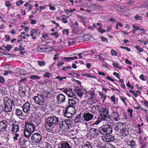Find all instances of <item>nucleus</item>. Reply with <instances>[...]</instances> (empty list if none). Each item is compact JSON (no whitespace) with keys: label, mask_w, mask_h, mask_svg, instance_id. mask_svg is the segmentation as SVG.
Listing matches in <instances>:
<instances>
[{"label":"nucleus","mask_w":148,"mask_h":148,"mask_svg":"<svg viewBox=\"0 0 148 148\" xmlns=\"http://www.w3.org/2000/svg\"><path fill=\"white\" fill-rule=\"evenodd\" d=\"M120 48L122 49H125L127 51L130 52L131 51V49L130 48H129L127 47H124V46H121Z\"/></svg>","instance_id":"nucleus-50"},{"label":"nucleus","mask_w":148,"mask_h":148,"mask_svg":"<svg viewBox=\"0 0 148 148\" xmlns=\"http://www.w3.org/2000/svg\"><path fill=\"white\" fill-rule=\"evenodd\" d=\"M23 3V1L22 0H20L16 2V4L17 6H19L20 5L22 4Z\"/></svg>","instance_id":"nucleus-47"},{"label":"nucleus","mask_w":148,"mask_h":148,"mask_svg":"<svg viewBox=\"0 0 148 148\" xmlns=\"http://www.w3.org/2000/svg\"><path fill=\"white\" fill-rule=\"evenodd\" d=\"M121 133L122 134L123 137H125L129 134V132L128 131H127L126 130L123 129V128L121 132Z\"/></svg>","instance_id":"nucleus-27"},{"label":"nucleus","mask_w":148,"mask_h":148,"mask_svg":"<svg viewBox=\"0 0 148 148\" xmlns=\"http://www.w3.org/2000/svg\"><path fill=\"white\" fill-rule=\"evenodd\" d=\"M11 4L10 3L9 1H7L5 2V6L6 7H9L11 6Z\"/></svg>","instance_id":"nucleus-60"},{"label":"nucleus","mask_w":148,"mask_h":148,"mask_svg":"<svg viewBox=\"0 0 148 148\" xmlns=\"http://www.w3.org/2000/svg\"><path fill=\"white\" fill-rule=\"evenodd\" d=\"M140 79H141L143 81H145L146 80L145 78V76L143 74H141V75H140Z\"/></svg>","instance_id":"nucleus-59"},{"label":"nucleus","mask_w":148,"mask_h":148,"mask_svg":"<svg viewBox=\"0 0 148 148\" xmlns=\"http://www.w3.org/2000/svg\"><path fill=\"white\" fill-rule=\"evenodd\" d=\"M47 95L45 96L41 94H37V96H35L33 97V99L36 102V104H38L41 106L44 105L45 100L47 99L48 97V95L49 94V92L46 91V92L44 91Z\"/></svg>","instance_id":"nucleus-3"},{"label":"nucleus","mask_w":148,"mask_h":148,"mask_svg":"<svg viewBox=\"0 0 148 148\" xmlns=\"http://www.w3.org/2000/svg\"><path fill=\"white\" fill-rule=\"evenodd\" d=\"M5 37L6 38L5 41H8L10 40V36L9 35L6 34L5 35Z\"/></svg>","instance_id":"nucleus-57"},{"label":"nucleus","mask_w":148,"mask_h":148,"mask_svg":"<svg viewBox=\"0 0 148 148\" xmlns=\"http://www.w3.org/2000/svg\"><path fill=\"white\" fill-rule=\"evenodd\" d=\"M99 112L100 114L98 116L97 120L93 124L94 125H98L101 121H106L110 119L108 110L107 108L100 106Z\"/></svg>","instance_id":"nucleus-1"},{"label":"nucleus","mask_w":148,"mask_h":148,"mask_svg":"<svg viewBox=\"0 0 148 148\" xmlns=\"http://www.w3.org/2000/svg\"><path fill=\"white\" fill-rule=\"evenodd\" d=\"M135 18L137 20H141L142 19V17L140 16H139L138 14H137L134 16Z\"/></svg>","instance_id":"nucleus-52"},{"label":"nucleus","mask_w":148,"mask_h":148,"mask_svg":"<svg viewBox=\"0 0 148 148\" xmlns=\"http://www.w3.org/2000/svg\"><path fill=\"white\" fill-rule=\"evenodd\" d=\"M62 21L64 23H68V21H67V18H62Z\"/></svg>","instance_id":"nucleus-61"},{"label":"nucleus","mask_w":148,"mask_h":148,"mask_svg":"<svg viewBox=\"0 0 148 148\" xmlns=\"http://www.w3.org/2000/svg\"><path fill=\"white\" fill-rule=\"evenodd\" d=\"M95 93L93 91H90V97L92 99H93L94 98Z\"/></svg>","instance_id":"nucleus-37"},{"label":"nucleus","mask_w":148,"mask_h":148,"mask_svg":"<svg viewBox=\"0 0 148 148\" xmlns=\"http://www.w3.org/2000/svg\"><path fill=\"white\" fill-rule=\"evenodd\" d=\"M49 5L50 10H55L56 8L55 7L52 6L50 3L49 4Z\"/></svg>","instance_id":"nucleus-51"},{"label":"nucleus","mask_w":148,"mask_h":148,"mask_svg":"<svg viewBox=\"0 0 148 148\" xmlns=\"http://www.w3.org/2000/svg\"><path fill=\"white\" fill-rule=\"evenodd\" d=\"M32 133L24 128V136L27 138H29Z\"/></svg>","instance_id":"nucleus-21"},{"label":"nucleus","mask_w":148,"mask_h":148,"mask_svg":"<svg viewBox=\"0 0 148 148\" xmlns=\"http://www.w3.org/2000/svg\"><path fill=\"white\" fill-rule=\"evenodd\" d=\"M19 90L21 92L23 95H24L25 94L26 89L25 86H20Z\"/></svg>","instance_id":"nucleus-29"},{"label":"nucleus","mask_w":148,"mask_h":148,"mask_svg":"<svg viewBox=\"0 0 148 148\" xmlns=\"http://www.w3.org/2000/svg\"><path fill=\"white\" fill-rule=\"evenodd\" d=\"M59 148H71L69 144L66 141L61 142Z\"/></svg>","instance_id":"nucleus-18"},{"label":"nucleus","mask_w":148,"mask_h":148,"mask_svg":"<svg viewBox=\"0 0 148 148\" xmlns=\"http://www.w3.org/2000/svg\"><path fill=\"white\" fill-rule=\"evenodd\" d=\"M76 94L78 96L81 98L83 96V94H84V93L82 92H77V93Z\"/></svg>","instance_id":"nucleus-49"},{"label":"nucleus","mask_w":148,"mask_h":148,"mask_svg":"<svg viewBox=\"0 0 148 148\" xmlns=\"http://www.w3.org/2000/svg\"><path fill=\"white\" fill-rule=\"evenodd\" d=\"M51 74L50 73L47 72L44 75V77H47L48 78L50 77V76Z\"/></svg>","instance_id":"nucleus-41"},{"label":"nucleus","mask_w":148,"mask_h":148,"mask_svg":"<svg viewBox=\"0 0 148 148\" xmlns=\"http://www.w3.org/2000/svg\"><path fill=\"white\" fill-rule=\"evenodd\" d=\"M119 82H120L121 83V84L122 85L121 87L123 88H125V85L124 84V81L122 79H120L119 80Z\"/></svg>","instance_id":"nucleus-40"},{"label":"nucleus","mask_w":148,"mask_h":148,"mask_svg":"<svg viewBox=\"0 0 148 148\" xmlns=\"http://www.w3.org/2000/svg\"><path fill=\"white\" fill-rule=\"evenodd\" d=\"M41 134L39 132H36L32 134L31 138L34 142L38 143L41 141L42 136Z\"/></svg>","instance_id":"nucleus-7"},{"label":"nucleus","mask_w":148,"mask_h":148,"mask_svg":"<svg viewBox=\"0 0 148 148\" xmlns=\"http://www.w3.org/2000/svg\"><path fill=\"white\" fill-rule=\"evenodd\" d=\"M100 38L101 39V41L103 42H104L105 41H106V42H108V39L106 37H105L104 36H102L100 37Z\"/></svg>","instance_id":"nucleus-45"},{"label":"nucleus","mask_w":148,"mask_h":148,"mask_svg":"<svg viewBox=\"0 0 148 148\" xmlns=\"http://www.w3.org/2000/svg\"><path fill=\"white\" fill-rule=\"evenodd\" d=\"M94 117V114L89 112H87L84 114V120L86 121H89L91 120Z\"/></svg>","instance_id":"nucleus-12"},{"label":"nucleus","mask_w":148,"mask_h":148,"mask_svg":"<svg viewBox=\"0 0 148 148\" xmlns=\"http://www.w3.org/2000/svg\"><path fill=\"white\" fill-rule=\"evenodd\" d=\"M75 111L74 106H68L65 109V111L74 114Z\"/></svg>","instance_id":"nucleus-15"},{"label":"nucleus","mask_w":148,"mask_h":148,"mask_svg":"<svg viewBox=\"0 0 148 148\" xmlns=\"http://www.w3.org/2000/svg\"><path fill=\"white\" fill-rule=\"evenodd\" d=\"M16 115L20 118H22L24 115L22 111L18 108H17L15 111Z\"/></svg>","instance_id":"nucleus-20"},{"label":"nucleus","mask_w":148,"mask_h":148,"mask_svg":"<svg viewBox=\"0 0 148 148\" xmlns=\"http://www.w3.org/2000/svg\"><path fill=\"white\" fill-rule=\"evenodd\" d=\"M58 32H55L54 33H52L51 34V36H55L56 38H58V35H57Z\"/></svg>","instance_id":"nucleus-56"},{"label":"nucleus","mask_w":148,"mask_h":148,"mask_svg":"<svg viewBox=\"0 0 148 148\" xmlns=\"http://www.w3.org/2000/svg\"><path fill=\"white\" fill-rule=\"evenodd\" d=\"M66 95L69 97H73L75 99L76 98V96L71 90H68L66 94Z\"/></svg>","instance_id":"nucleus-22"},{"label":"nucleus","mask_w":148,"mask_h":148,"mask_svg":"<svg viewBox=\"0 0 148 148\" xmlns=\"http://www.w3.org/2000/svg\"><path fill=\"white\" fill-rule=\"evenodd\" d=\"M83 148H92V147L90 143L88 142L83 146Z\"/></svg>","instance_id":"nucleus-31"},{"label":"nucleus","mask_w":148,"mask_h":148,"mask_svg":"<svg viewBox=\"0 0 148 148\" xmlns=\"http://www.w3.org/2000/svg\"><path fill=\"white\" fill-rule=\"evenodd\" d=\"M19 136V134H18L16 133L15 136L13 137V139L14 142H16L18 140V137Z\"/></svg>","instance_id":"nucleus-44"},{"label":"nucleus","mask_w":148,"mask_h":148,"mask_svg":"<svg viewBox=\"0 0 148 148\" xmlns=\"http://www.w3.org/2000/svg\"><path fill=\"white\" fill-rule=\"evenodd\" d=\"M100 95L101 96V99L102 100L103 102L106 99V96H104V94H102L101 93H99Z\"/></svg>","instance_id":"nucleus-38"},{"label":"nucleus","mask_w":148,"mask_h":148,"mask_svg":"<svg viewBox=\"0 0 148 148\" xmlns=\"http://www.w3.org/2000/svg\"><path fill=\"white\" fill-rule=\"evenodd\" d=\"M37 32H38V30L37 29H33L31 31V33H30V35L32 36H34V34H36L37 33Z\"/></svg>","instance_id":"nucleus-35"},{"label":"nucleus","mask_w":148,"mask_h":148,"mask_svg":"<svg viewBox=\"0 0 148 148\" xmlns=\"http://www.w3.org/2000/svg\"><path fill=\"white\" fill-rule=\"evenodd\" d=\"M5 47L6 50H7L8 51H9L12 48V46L10 45H8L6 46Z\"/></svg>","instance_id":"nucleus-42"},{"label":"nucleus","mask_w":148,"mask_h":148,"mask_svg":"<svg viewBox=\"0 0 148 148\" xmlns=\"http://www.w3.org/2000/svg\"><path fill=\"white\" fill-rule=\"evenodd\" d=\"M22 108L24 112L27 114H31L34 112L33 108L31 107L30 104L28 102L25 103L23 105Z\"/></svg>","instance_id":"nucleus-6"},{"label":"nucleus","mask_w":148,"mask_h":148,"mask_svg":"<svg viewBox=\"0 0 148 148\" xmlns=\"http://www.w3.org/2000/svg\"><path fill=\"white\" fill-rule=\"evenodd\" d=\"M140 52H142L143 51V49L142 48H140V46H136L135 47Z\"/></svg>","instance_id":"nucleus-43"},{"label":"nucleus","mask_w":148,"mask_h":148,"mask_svg":"<svg viewBox=\"0 0 148 148\" xmlns=\"http://www.w3.org/2000/svg\"><path fill=\"white\" fill-rule=\"evenodd\" d=\"M69 29H64L62 31V33L63 34H65L69 35Z\"/></svg>","instance_id":"nucleus-46"},{"label":"nucleus","mask_w":148,"mask_h":148,"mask_svg":"<svg viewBox=\"0 0 148 148\" xmlns=\"http://www.w3.org/2000/svg\"><path fill=\"white\" fill-rule=\"evenodd\" d=\"M99 132L102 134H111L112 132V127L109 125H103L99 128Z\"/></svg>","instance_id":"nucleus-5"},{"label":"nucleus","mask_w":148,"mask_h":148,"mask_svg":"<svg viewBox=\"0 0 148 148\" xmlns=\"http://www.w3.org/2000/svg\"><path fill=\"white\" fill-rule=\"evenodd\" d=\"M11 132H12L14 133L17 132L19 129L18 125L16 124H13L12 125Z\"/></svg>","instance_id":"nucleus-17"},{"label":"nucleus","mask_w":148,"mask_h":148,"mask_svg":"<svg viewBox=\"0 0 148 148\" xmlns=\"http://www.w3.org/2000/svg\"><path fill=\"white\" fill-rule=\"evenodd\" d=\"M111 116L115 121H118L120 120V115L118 112H113L111 114Z\"/></svg>","instance_id":"nucleus-19"},{"label":"nucleus","mask_w":148,"mask_h":148,"mask_svg":"<svg viewBox=\"0 0 148 148\" xmlns=\"http://www.w3.org/2000/svg\"><path fill=\"white\" fill-rule=\"evenodd\" d=\"M64 116L68 118H71L73 117V114L71 113H70L65 111L64 112Z\"/></svg>","instance_id":"nucleus-28"},{"label":"nucleus","mask_w":148,"mask_h":148,"mask_svg":"<svg viewBox=\"0 0 148 148\" xmlns=\"http://www.w3.org/2000/svg\"><path fill=\"white\" fill-rule=\"evenodd\" d=\"M98 56L99 59L102 62H103L104 61V58L101 56V54H99L98 55Z\"/></svg>","instance_id":"nucleus-53"},{"label":"nucleus","mask_w":148,"mask_h":148,"mask_svg":"<svg viewBox=\"0 0 148 148\" xmlns=\"http://www.w3.org/2000/svg\"><path fill=\"white\" fill-rule=\"evenodd\" d=\"M3 101L4 110L5 112L8 113L11 112L13 108V106L14 107V101L9 98L7 97H4Z\"/></svg>","instance_id":"nucleus-4"},{"label":"nucleus","mask_w":148,"mask_h":148,"mask_svg":"<svg viewBox=\"0 0 148 148\" xmlns=\"http://www.w3.org/2000/svg\"><path fill=\"white\" fill-rule=\"evenodd\" d=\"M38 64L40 66H43L45 64V62L44 61L38 60Z\"/></svg>","instance_id":"nucleus-33"},{"label":"nucleus","mask_w":148,"mask_h":148,"mask_svg":"<svg viewBox=\"0 0 148 148\" xmlns=\"http://www.w3.org/2000/svg\"><path fill=\"white\" fill-rule=\"evenodd\" d=\"M125 62L127 64H129L130 65L132 64V62L127 59H125Z\"/></svg>","instance_id":"nucleus-64"},{"label":"nucleus","mask_w":148,"mask_h":148,"mask_svg":"<svg viewBox=\"0 0 148 148\" xmlns=\"http://www.w3.org/2000/svg\"><path fill=\"white\" fill-rule=\"evenodd\" d=\"M77 58V56L69 57H64L62 58L63 60L65 61H71L76 59Z\"/></svg>","instance_id":"nucleus-23"},{"label":"nucleus","mask_w":148,"mask_h":148,"mask_svg":"<svg viewBox=\"0 0 148 148\" xmlns=\"http://www.w3.org/2000/svg\"><path fill=\"white\" fill-rule=\"evenodd\" d=\"M68 103L69 106H74V105H75L76 103V101L72 99H69L68 101Z\"/></svg>","instance_id":"nucleus-26"},{"label":"nucleus","mask_w":148,"mask_h":148,"mask_svg":"<svg viewBox=\"0 0 148 148\" xmlns=\"http://www.w3.org/2000/svg\"><path fill=\"white\" fill-rule=\"evenodd\" d=\"M102 139L103 141L107 142L114 141L115 140L114 137L112 135L109 134L102 136Z\"/></svg>","instance_id":"nucleus-10"},{"label":"nucleus","mask_w":148,"mask_h":148,"mask_svg":"<svg viewBox=\"0 0 148 148\" xmlns=\"http://www.w3.org/2000/svg\"><path fill=\"white\" fill-rule=\"evenodd\" d=\"M99 132L97 129L91 128L90 130L89 134L93 137H97L99 135Z\"/></svg>","instance_id":"nucleus-13"},{"label":"nucleus","mask_w":148,"mask_h":148,"mask_svg":"<svg viewBox=\"0 0 148 148\" xmlns=\"http://www.w3.org/2000/svg\"><path fill=\"white\" fill-rule=\"evenodd\" d=\"M13 73L11 70L5 71L4 74V75H6L8 74H11Z\"/></svg>","instance_id":"nucleus-39"},{"label":"nucleus","mask_w":148,"mask_h":148,"mask_svg":"<svg viewBox=\"0 0 148 148\" xmlns=\"http://www.w3.org/2000/svg\"><path fill=\"white\" fill-rule=\"evenodd\" d=\"M124 124L123 123L118 122L115 127V130L117 132H120L123 128Z\"/></svg>","instance_id":"nucleus-14"},{"label":"nucleus","mask_w":148,"mask_h":148,"mask_svg":"<svg viewBox=\"0 0 148 148\" xmlns=\"http://www.w3.org/2000/svg\"><path fill=\"white\" fill-rule=\"evenodd\" d=\"M112 55L113 56H116L117 55V53L116 51H114L113 49H112L111 50Z\"/></svg>","instance_id":"nucleus-54"},{"label":"nucleus","mask_w":148,"mask_h":148,"mask_svg":"<svg viewBox=\"0 0 148 148\" xmlns=\"http://www.w3.org/2000/svg\"><path fill=\"white\" fill-rule=\"evenodd\" d=\"M98 31L101 33H103L106 31L104 29H102L101 27H99V28Z\"/></svg>","instance_id":"nucleus-55"},{"label":"nucleus","mask_w":148,"mask_h":148,"mask_svg":"<svg viewBox=\"0 0 148 148\" xmlns=\"http://www.w3.org/2000/svg\"><path fill=\"white\" fill-rule=\"evenodd\" d=\"M25 129L33 133L35 130V127L32 123L27 122L25 124Z\"/></svg>","instance_id":"nucleus-8"},{"label":"nucleus","mask_w":148,"mask_h":148,"mask_svg":"<svg viewBox=\"0 0 148 148\" xmlns=\"http://www.w3.org/2000/svg\"><path fill=\"white\" fill-rule=\"evenodd\" d=\"M30 78L32 80H38L39 79H40V77L39 76L37 75H33L31 76Z\"/></svg>","instance_id":"nucleus-32"},{"label":"nucleus","mask_w":148,"mask_h":148,"mask_svg":"<svg viewBox=\"0 0 148 148\" xmlns=\"http://www.w3.org/2000/svg\"><path fill=\"white\" fill-rule=\"evenodd\" d=\"M48 36V35L47 33L43 34L42 37H41V39L42 41H44L45 39L47 38Z\"/></svg>","instance_id":"nucleus-34"},{"label":"nucleus","mask_w":148,"mask_h":148,"mask_svg":"<svg viewBox=\"0 0 148 148\" xmlns=\"http://www.w3.org/2000/svg\"><path fill=\"white\" fill-rule=\"evenodd\" d=\"M60 55L59 53H56L54 57L53 58V60H56L58 59L59 58L58 57V56Z\"/></svg>","instance_id":"nucleus-58"},{"label":"nucleus","mask_w":148,"mask_h":148,"mask_svg":"<svg viewBox=\"0 0 148 148\" xmlns=\"http://www.w3.org/2000/svg\"><path fill=\"white\" fill-rule=\"evenodd\" d=\"M8 124V122L6 121H3L0 122V132H4L6 130Z\"/></svg>","instance_id":"nucleus-11"},{"label":"nucleus","mask_w":148,"mask_h":148,"mask_svg":"<svg viewBox=\"0 0 148 148\" xmlns=\"http://www.w3.org/2000/svg\"><path fill=\"white\" fill-rule=\"evenodd\" d=\"M75 92L76 93H77V92H81V89L79 88H76V89L74 90Z\"/></svg>","instance_id":"nucleus-62"},{"label":"nucleus","mask_w":148,"mask_h":148,"mask_svg":"<svg viewBox=\"0 0 148 148\" xmlns=\"http://www.w3.org/2000/svg\"><path fill=\"white\" fill-rule=\"evenodd\" d=\"M59 123V118L54 116H50L46 119L45 127L47 130L53 131L54 126Z\"/></svg>","instance_id":"nucleus-2"},{"label":"nucleus","mask_w":148,"mask_h":148,"mask_svg":"<svg viewBox=\"0 0 148 148\" xmlns=\"http://www.w3.org/2000/svg\"><path fill=\"white\" fill-rule=\"evenodd\" d=\"M100 107V106H99L98 105L93 106L91 108V110H90V112L91 113H93V114H97V111H98L99 112Z\"/></svg>","instance_id":"nucleus-16"},{"label":"nucleus","mask_w":148,"mask_h":148,"mask_svg":"<svg viewBox=\"0 0 148 148\" xmlns=\"http://www.w3.org/2000/svg\"><path fill=\"white\" fill-rule=\"evenodd\" d=\"M66 121L65 120L64 121H61L60 124V127H63L67 128Z\"/></svg>","instance_id":"nucleus-30"},{"label":"nucleus","mask_w":148,"mask_h":148,"mask_svg":"<svg viewBox=\"0 0 148 148\" xmlns=\"http://www.w3.org/2000/svg\"><path fill=\"white\" fill-rule=\"evenodd\" d=\"M56 99L58 103L62 104L65 102L66 97L64 95L60 94L57 96Z\"/></svg>","instance_id":"nucleus-9"},{"label":"nucleus","mask_w":148,"mask_h":148,"mask_svg":"<svg viewBox=\"0 0 148 148\" xmlns=\"http://www.w3.org/2000/svg\"><path fill=\"white\" fill-rule=\"evenodd\" d=\"M67 128H70L72 127L73 123H72V120L70 119H66Z\"/></svg>","instance_id":"nucleus-24"},{"label":"nucleus","mask_w":148,"mask_h":148,"mask_svg":"<svg viewBox=\"0 0 148 148\" xmlns=\"http://www.w3.org/2000/svg\"><path fill=\"white\" fill-rule=\"evenodd\" d=\"M27 80L26 78H24L21 79L18 82V84L19 85H22L23 84H24L25 81Z\"/></svg>","instance_id":"nucleus-36"},{"label":"nucleus","mask_w":148,"mask_h":148,"mask_svg":"<svg viewBox=\"0 0 148 148\" xmlns=\"http://www.w3.org/2000/svg\"><path fill=\"white\" fill-rule=\"evenodd\" d=\"M128 145L130 146L132 148H136V145L134 140L129 141L127 142Z\"/></svg>","instance_id":"nucleus-25"},{"label":"nucleus","mask_w":148,"mask_h":148,"mask_svg":"<svg viewBox=\"0 0 148 148\" xmlns=\"http://www.w3.org/2000/svg\"><path fill=\"white\" fill-rule=\"evenodd\" d=\"M130 92H131L133 94L134 96L136 97H137L138 96V95L134 91L132 90H130Z\"/></svg>","instance_id":"nucleus-48"},{"label":"nucleus","mask_w":148,"mask_h":148,"mask_svg":"<svg viewBox=\"0 0 148 148\" xmlns=\"http://www.w3.org/2000/svg\"><path fill=\"white\" fill-rule=\"evenodd\" d=\"M19 50L20 51H24L25 50V48L24 47H22V45H19L18 46Z\"/></svg>","instance_id":"nucleus-63"}]
</instances>
